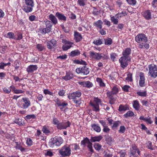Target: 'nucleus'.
<instances>
[{
	"mask_svg": "<svg viewBox=\"0 0 157 157\" xmlns=\"http://www.w3.org/2000/svg\"><path fill=\"white\" fill-rule=\"evenodd\" d=\"M89 54L90 58L93 60H98L101 59H105L108 58V56L107 55L94 51H90Z\"/></svg>",
	"mask_w": 157,
	"mask_h": 157,
	"instance_id": "nucleus-1",
	"label": "nucleus"
},
{
	"mask_svg": "<svg viewBox=\"0 0 157 157\" xmlns=\"http://www.w3.org/2000/svg\"><path fill=\"white\" fill-rule=\"evenodd\" d=\"M149 72L148 75L155 78L157 76V66L154 64H150L148 66Z\"/></svg>",
	"mask_w": 157,
	"mask_h": 157,
	"instance_id": "nucleus-2",
	"label": "nucleus"
},
{
	"mask_svg": "<svg viewBox=\"0 0 157 157\" xmlns=\"http://www.w3.org/2000/svg\"><path fill=\"white\" fill-rule=\"evenodd\" d=\"M22 100L23 101V102L18 103V107L24 109L28 108L31 105L30 100L27 98H23Z\"/></svg>",
	"mask_w": 157,
	"mask_h": 157,
	"instance_id": "nucleus-3",
	"label": "nucleus"
},
{
	"mask_svg": "<svg viewBox=\"0 0 157 157\" xmlns=\"http://www.w3.org/2000/svg\"><path fill=\"white\" fill-rule=\"evenodd\" d=\"M121 67L124 69L128 65V63L131 61V58L121 57L119 59Z\"/></svg>",
	"mask_w": 157,
	"mask_h": 157,
	"instance_id": "nucleus-4",
	"label": "nucleus"
},
{
	"mask_svg": "<svg viewBox=\"0 0 157 157\" xmlns=\"http://www.w3.org/2000/svg\"><path fill=\"white\" fill-rule=\"evenodd\" d=\"M135 40L136 42L140 44L147 42V38L144 34L140 33L136 36Z\"/></svg>",
	"mask_w": 157,
	"mask_h": 157,
	"instance_id": "nucleus-5",
	"label": "nucleus"
},
{
	"mask_svg": "<svg viewBox=\"0 0 157 157\" xmlns=\"http://www.w3.org/2000/svg\"><path fill=\"white\" fill-rule=\"evenodd\" d=\"M101 103V100L96 98H94L93 101H91L90 102V104L94 108V110L96 112L99 111V105Z\"/></svg>",
	"mask_w": 157,
	"mask_h": 157,
	"instance_id": "nucleus-6",
	"label": "nucleus"
},
{
	"mask_svg": "<svg viewBox=\"0 0 157 157\" xmlns=\"http://www.w3.org/2000/svg\"><path fill=\"white\" fill-rule=\"evenodd\" d=\"M62 40V43L64 44L62 46V48L63 51H66L72 47V45L73 44V42L66 40L64 39Z\"/></svg>",
	"mask_w": 157,
	"mask_h": 157,
	"instance_id": "nucleus-7",
	"label": "nucleus"
},
{
	"mask_svg": "<svg viewBox=\"0 0 157 157\" xmlns=\"http://www.w3.org/2000/svg\"><path fill=\"white\" fill-rule=\"evenodd\" d=\"M71 149L69 147L64 146L61 150H59V153L63 156H69L71 154Z\"/></svg>",
	"mask_w": 157,
	"mask_h": 157,
	"instance_id": "nucleus-8",
	"label": "nucleus"
},
{
	"mask_svg": "<svg viewBox=\"0 0 157 157\" xmlns=\"http://www.w3.org/2000/svg\"><path fill=\"white\" fill-rule=\"evenodd\" d=\"M76 71L78 74L82 73L85 75L88 74L90 72L89 68L86 66L77 68Z\"/></svg>",
	"mask_w": 157,
	"mask_h": 157,
	"instance_id": "nucleus-9",
	"label": "nucleus"
},
{
	"mask_svg": "<svg viewBox=\"0 0 157 157\" xmlns=\"http://www.w3.org/2000/svg\"><path fill=\"white\" fill-rule=\"evenodd\" d=\"M81 144L83 145H87V147L89 148L90 151L92 152L93 151L92 148V144L90 142L89 139L87 138H86L84 140L82 141Z\"/></svg>",
	"mask_w": 157,
	"mask_h": 157,
	"instance_id": "nucleus-10",
	"label": "nucleus"
},
{
	"mask_svg": "<svg viewBox=\"0 0 157 157\" xmlns=\"http://www.w3.org/2000/svg\"><path fill=\"white\" fill-rule=\"evenodd\" d=\"M81 95V93L79 91H76L70 94L68 96L69 99H75L76 98H79Z\"/></svg>",
	"mask_w": 157,
	"mask_h": 157,
	"instance_id": "nucleus-11",
	"label": "nucleus"
},
{
	"mask_svg": "<svg viewBox=\"0 0 157 157\" xmlns=\"http://www.w3.org/2000/svg\"><path fill=\"white\" fill-rule=\"evenodd\" d=\"M37 66L36 65H30L28 67L26 68V71L29 74L33 73L34 71L36 70Z\"/></svg>",
	"mask_w": 157,
	"mask_h": 157,
	"instance_id": "nucleus-12",
	"label": "nucleus"
},
{
	"mask_svg": "<svg viewBox=\"0 0 157 157\" xmlns=\"http://www.w3.org/2000/svg\"><path fill=\"white\" fill-rule=\"evenodd\" d=\"M79 84L83 87L88 88H90L93 86V83L89 81L79 82Z\"/></svg>",
	"mask_w": 157,
	"mask_h": 157,
	"instance_id": "nucleus-13",
	"label": "nucleus"
},
{
	"mask_svg": "<svg viewBox=\"0 0 157 157\" xmlns=\"http://www.w3.org/2000/svg\"><path fill=\"white\" fill-rule=\"evenodd\" d=\"M118 91L119 89L116 86H114L113 88L111 91L107 92V94L109 96L110 98L112 99V95L116 94L118 92Z\"/></svg>",
	"mask_w": 157,
	"mask_h": 157,
	"instance_id": "nucleus-14",
	"label": "nucleus"
},
{
	"mask_svg": "<svg viewBox=\"0 0 157 157\" xmlns=\"http://www.w3.org/2000/svg\"><path fill=\"white\" fill-rule=\"evenodd\" d=\"M143 17L147 20H149L151 19V12L150 10H147L142 13Z\"/></svg>",
	"mask_w": 157,
	"mask_h": 157,
	"instance_id": "nucleus-15",
	"label": "nucleus"
},
{
	"mask_svg": "<svg viewBox=\"0 0 157 157\" xmlns=\"http://www.w3.org/2000/svg\"><path fill=\"white\" fill-rule=\"evenodd\" d=\"M74 40L76 42H79L82 39V37L81 34L76 31L74 32Z\"/></svg>",
	"mask_w": 157,
	"mask_h": 157,
	"instance_id": "nucleus-16",
	"label": "nucleus"
},
{
	"mask_svg": "<svg viewBox=\"0 0 157 157\" xmlns=\"http://www.w3.org/2000/svg\"><path fill=\"white\" fill-rule=\"evenodd\" d=\"M139 85L140 86L143 87L145 86L144 75L143 73L140 74Z\"/></svg>",
	"mask_w": 157,
	"mask_h": 157,
	"instance_id": "nucleus-17",
	"label": "nucleus"
},
{
	"mask_svg": "<svg viewBox=\"0 0 157 157\" xmlns=\"http://www.w3.org/2000/svg\"><path fill=\"white\" fill-rule=\"evenodd\" d=\"M56 43V41L54 39L50 41L47 42L48 48L49 49H52L53 48Z\"/></svg>",
	"mask_w": 157,
	"mask_h": 157,
	"instance_id": "nucleus-18",
	"label": "nucleus"
},
{
	"mask_svg": "<svg viewBox=\"0 0 157 157\" xmlns=\"http://www.w3.org/2000/svg\"><path fill=\"white\" fill-rule=\"evenodd\" d=\"M59 143V141L57 140L56 138H54L51 139L49 144L51 147H54L57 146Z\"/></svg>",
	"mask_w": 157,
	"mask_h": 157,
	"instance_id": "nucleus-19",
	"label": "nucleus"
},
{
	"mask_svg": "<svg viewBox=\"0 0 157 157\" xmlns=\"http://www.w3.org/2000/svg\"><path fill=\"white\" fill-rule=\"evenodd\" d=\"M131 50L130 48H128L124 50L122 52V57H124L130 58L129 55L131 54Z\"/></svg>",
	"mask_w": 157,
	"mask_h": 157,
	"instance_id": "nucleus-20",
	"label": "nucleus"
},
{
	"mask_svg": "<svg viewBox=\"0 0 157 157\" xmlns=\"http://www.w3.org/2000/svg\"><path fill=\"white\" fill-rule=\"evenodd\" d=\"M103 24V22L101 20H99L95 22L93 24V25L97 28L101 29L102 27Z\"/></svg>",
	"mask_w": 157,
	"mask_h": 157,
	"instance_id": "nucleus-21",
	"label": "nucleus"
},
{
	"mask_svg": "<svg viewBox=\"0 0 157 157\" xmlns=\"http://www.w3.org/2000/svg\"><path fill=\"white\" fill-rule=\"evenodd\" d=\"M73 77V74L70 72L66 73V75L62 77V78L65 80H68L71 79Z\"/></svg>",
	"mask_w": 157,
	"mask_h": 157,
	"instance_id": "nucleus-22",
	"label": "nucleus"
},
{
	"mask_svg": "<svg viewBox=\"0 0 157 157\" xmlns=\"http://www.w3.org/2000/svg\"><path fill=\"white\" fill-rule=\"evenodd\" d=\"M33 7V6H29L25 5L23 10L26 13H29L32 11Z\"/></svg>",
	"mask_w": 157,
	"mask_h": 157,
	"instance_id": "nucleus-23",
	"label": "nucleus"
},
{
	"mask_svg": "<svg viewBox=\"0 0 157 157\" xmlns=\"http://www.w3.org/2000/svg\"><path fill=\"white\" fill-rule=\"evenodd\" d=\"M96 81L101 87H104L105 86V84L101 78L98 77L97 78Z\"/></svg>",
	"mask_w": 157,
	"mask_h": 157,
	"instance_id": "nucleus-24",
	"label": "nucleus"
},
{
	"mask_svg": "<svg viewBox=\"0 0 157 157\" xmlns=\"http://www.w3.org/2000/svg\"><path fill=\"white\" fill-rule=\"evenodd\" d=\"M80 53V52L78 50L76 49L71 51L69 55L71 57H75L79 55Z\"/></svg>",
	"mask_w": 157,
	"mask_h": 157,
	"instance_id": "nucleus-25",
	"label": "nucleus"
},
{
	"mask_svg": "<svg viewBox=\"0 0 157 157\" xmlns=\"http://www.w3.org/2000/svg\"><path fill=\"white\" fill-rule=\"evenodd\" d=\"M133 106L136 110H138L140 109V105L139 101L137 100L134 101Z\"/></svg>",
	"mask_w": 157,
	"mask_h": 157,
	"instance_id": "nucleus-26",
	"label": "nucleus"
},
{
	"mask_svg": "<svg viewBox=\"0 0 157 157\" xmlns=\"http://www.w3.org/2000/svg\"><path fill=\"white\" fill-rule=\"evenodd\" d=\"M49 19L52 21L53 24L55 25L57 23V20L55 16L50 14L49 16Z\"/></svg>",
	"mask_w": 157,
	"mask_h": 157,
	"instance_id": "nucleus-27",
	"label": "nucleus"
},
{
	"mask_svg": "<svg viewBox=\"0 0 157 157\" xmlns=\"http://www.w3.org/2000/svg\"><path fill=\"white\" fill-rule=\"evenodd\" d=\"M102 139V137L101 136H95L94 137H91L90 139V141L91 142H99Z\"/></svg>",
	"mask_w": 157,
	"mask_h": 157,
	"instance_id": "nucleus-28",
	"label": "nucleus"
},
{
	"mask_svg": "<svg viewBox=\"0 0 157 157\" xmlns=\"http://www.w3.org/2000/svg\"><path fill=\"white\" fill-rule=\"evenodd\" d=\"M93 129L97 132H100L101 131L100 127L97 124H93L91 125Z\"/></svg>",
	"mask_w": 157,
	"mask_h": 157,
	"instance_id": "nucleus-29",
	"label": "nucleus"
},
{
	"mask_svg": "<svg viewBox=\"0 0 157 157\" xmlns=\"http://www.w3.org/2000/svg\"><path fill=\"white\" fill-rule=\"evenodd\" d=\"M70 123L69 122H66L65 123L59 125V129H65L67 127L70 126Z\"/></svg>",
	"mask_w": 157,
	"mask_h": 157,
	"instance_id": "nucleus-30",
	"label": "nucleus"
},
{
	"mask_svg": "<svg viewBox=\"0 0 157 157\" xmlns=\"http://www.w3.org/2000/svg\"><path fill=\"white\" fill-rule=\"evenodd\" d=\"M137 148L135 146H134L132 147V149H131V154L132 155L134 156H137V155L136 154V150Z\"/></svg>",
	"mask_w": 157,
	"mask_h": 157,
	"instance_id": "nucleus-31",
	"label": "nucleus"
},
{
	"mask_svg": "<svg viewBox=\"0 0 157 157\" xmlns=\"http://www.w3.org/2000/svg\"><path fill=\"white\" fill-rule=\"evenodd\" d=\"M36 118V116L34 114H30L26 116L25 118V120L26 121L30 120H32L33 119H35Z\"/></svg>",
	"mask_w": 157,
	"mask_h": 157,
	"instance_id": "nucleus-32",
	"label": "nucleus"
},
{
	"mask_svg": "<svg viewBox=\"0 0 157 157\" xmlns=\"http://www.w3.org/2000/svg\"><path fill=\"white\" fill-rule=\"evenodd\" d=\"M42 130L44 133L47 135L50 132L48 127L46 126L43 127Z\"/></svg>",
	"mask_w": 157,
	"mask_h": 157,
	"instance_id": "nucleus-33",
	"label": "nucleus"
},
{
	"mask_svg": "<svg viewBox=\"0 0 157 157\" xmlns=\"http://www.w3.org/2000/svg\"><path fill=\"white\" fill-rule=\"evenodd\" d=\"M129 109L128 107L127 106H123L121 105L119 107V110L120 112L125 111Z\"/></svg>",
	"mask_w": 157,
	"mask_h": 157,
	"instance_id": "nucleus-34",
	"label": "nucleus"
},
{
	"mask_svg": "<svg viewBox=\"0 0 157 157\" xmlns=\"http://www.w3.org/2000/svg\"><path fill=\"white\" fill-rule=\"evenodd\" d=\"M137 94L139 96L144 97L147 95V92L145 90L139 91L137 92Z\"/></svg>",
	"mask_w": 157,
	"mask_h": 157,
	"instance_id": "nucleus-35",
	"label": "nucleus"
},
{
	"mask_svg": "<svg viewBox=\"0 0 157 157\" xmlns=\"http://www.w3.org/2000/svg\"><path fill=\"white\" fill-rule=\"evenodd\" d=\"M25 5L29 6H34L33 1V0H25Z\"/></svg>",
	"mask_w": 157,
	"mask_h": 157,
	"instance_id": "nucleus-36",
	"label": "nucleus"
},
{
	"mask_svg": "<svg viewBox=\"0 0 157 157\" xmlns=\"http://www.w3.org/2000/svg\"><path fill=\"white\" fill-rule=\"evenodd\" d=\"M134 114L133 112L131 111H128L127 113L124 115V116L125 117H129L132 116Z\"/></svg>",
	"mask_w": 157,
	"mask_h": 157,
	"instance_id": "nucleus-37",
	"label": "nucleus"
},
{
	"mask_svg": "<svg viewBox=\"0 0 157 157\" xmlns=\"http://www.w3.org/2000/svg\"><path fill=\"white\" fill-rule=\"evenodd\" d=\"M16 145L15 146L16 149L20 150L22 152L25 151V149L21 146L18 143L16 142Z\"/></svg>",
	"mask_w": 157,
	"mask_h": 157,
	"instance_id": "nucleus-38",
	"label": "nucleus"
},
{
	"mask_svg": "<svg viewBox=\"0 0 157 157\" xmlns=\"http://www.w3.org/2000/svg\"><path fill=\"white\" fill-rule=\"evenodd\" d=\"M111 20L112 21L113 23L114 24H117L118 22V19L116 17H111Z\"/></svg>",
	"mask_w": 157,
	"mask_h": 157,
	"instance_id": "nucleus-39",
	"label": "nucleus"
},
{
	"mask_svg": "<svg viewBox=\"0 0 157 157\" xmlns=\"http://www.w3.org/2000/svg\"><path fill=\"white\" fill-rule=\"evenodd\" d=\"M144 43H142L141 44H139V47L140 48H142L143 47V46H144V47L147 49H148L149 47V44H143Z\"/></svg>",
	"mask_w": 157,
	"mask_h": 157,
	"instance_id": "nucleus-40",
	"label": "nucleus"
},
{
	"mask_svg": "<svg viewBox=\"0 0 157 157\" xmlns=\"http://www.w3.org/2000/svg\"><path fill=\"white\" fill-rule=\"evenodd\" d=\"M112 43V40L109 38H107L105 40V43L106 45H111Z\"/></svg>",
	"mask_w": 157,
	"mask_h": 157,
	"instance_id": "nucleus-41",
	"label": "nucleus"
},
{
	"mask_svg": "<svg viewBox=\"0 0 157 157\" xmlns=\"http://www.w3.org/2000/svg\"><path fill=\"white\" fill-rule=\"evenodd\" d=\"M52 123L57 127L58 128H59V121L58 119L54 118L52 121Z\"/></svg>",
	"mask_w": 157,
	"mask_h": 157,
	"instance_id": "nucleus-42",
	"label": "nucleus"
},
{
	"mask_svg": "<svg viewBox=\"0 0 157 157\" xmlns=\"http://www.w3.org/2000/svg\"><path fill=\"white\" fill-rule=\"evenodd\" d=\"M3 90L5 93L7 94L10 93L11 91L10 87L8 88L4 87L3 88Z\"/></svg>",
	"mask_w": 157,
	"mask_h": 157,
	"instance_id": "nucleus-43",
	"label": "nucleus"
},
{
	"mask_svg": "<svg viewBox=\"0 0 157 157\" xmlns=\"http://www.w3.org/2000/svg\"><path fill=\"white\" fill-rule=\"evenodd\" d=\"M45 22L46 27L50 28L51 29L52 26V23L48 20L46 21Z\"/></svg>",
	"mask_w": 157,
	"mask_h": 157,
	"instance_id": "nucleus-44",
	"label": "nucleus"
},
{
	"mask_svg": "<svg viewBox=\"0 0 157 157\" xmlns=\"http://www.w3.org/2000/svg\"><path fill=\"white\" fill-rule=\"evenodd\" d=\"M128 3L130 5H136V0H126Z\"/></svg>",
	"mask_w": 157,
	"mask_h": 157,
	"instance_id": "nucleus-45",
	"label": "nucleus"
},
{
	"mask_svg": "<svg viewBox=\"0 0 157 157\" xmlns=\"http://www.w3.org/2000/svg\"><path fill=\"white\" fill-rule=\"evenodd\" d=\"M94 147L97 150L99 151L101 148V146L98 143H95L94 144Z\"/></svg>",
	"mask_w": 157,
	"mask_h": 157,
	"instance_id": "nucleus-46",
	"label": "nucleus"
},
{
	"mask_svg": "<svg viewBox=\"0 0 157 157\" xmlns=\"http://www.w3.org/2000/svg\"><path fill=\"white\" fill-rule=\"evenodd\" d=\"M102 41L100 39H98V40H94L93 42V43L95 45H101L102 44Z\"/></svg>",
	"mask_w": 157,
	"mask_h": 157,
	"instance_id": "nucleus-47",
	"label": "nucleus"
},
{
	"mask_svg": "<svg viewBox=\"0 0 157 157\" xmlns=\"http://www.w3.org/2000/svg\"><path fill=\"white\" fill-rule=\"evenodd\" d=\"M130 87L128 85H125L122 87L123 90L125 92H127L129 91Z\"/></svg>",
	"mask_w": 157,
	"mask_h": 157,
	"instance_id": "nucleus-48",
	"label": "nucleus"
},
{
	"mask_svg": "<svg viewBox=\"0 0 157 157\" xmlns=\"http://www.w3.org/2000/svg\"><path fill=\"white\" fill-rule=\"evenodd\" d=\"M36 48L40 51H42L44 49V46L39 44H38L37 45Z\"/></svg>",
	"mask_w": 157,
	"mask_h": 157,
	"instance_id": "nucleus-49",
	"label": "nucleus"
},
{
	"mask_svg": "<svg viewBox=\"0 0 157 157\" xmlns=\"http://www.w3.org/2000/svg\"><path fill=\"white\" fill-rule=\"evenodd\" d=\"M78 4L80 6H84L85 5V0H78Z\"/></svg>",
	"mask_w": 157,
	"mask_h": 157,
	"instance_id": "nucleus-50",
	"label": "nucleus"
},
{
	"mask_svg": "<svg viewBox=\"0 0 157 157\" xmlns=\"http://www.w3.org/2000/svg\"><path fill=\"white\" fill-rule=\"evenodd\" d=\"M45 151H46V153H45V156H51L53 155V153L50 150H48Z\"/></svg>",
	"mask_w": 157,
	"mask_h": 157,
	"instance_id": "nucleus-51",
	"label": "nucleus"
},
{
	"mask_svg": "<svg viewBox=\"0 0 157 157\" xmlns=\"http://www.w3.org/2000/svg\"><path fill=\"white\" fill-rule=\"evenodd\" d=\"M26 144L27 145L30 146L33 144V141L30 138H27L26 142Z\"/></svg>",
	"mask_w": 157,
	"mask_h": 157,
	"instance_id": "nucleus-52",
	"label": "nucleus"
},
{
	"mask_svg": "<svg viewBox=\"0 0 157 157\" xmlns=\"http://www.w3.org/2000/svg\"><path fill=\"white\" fill-rule=\"evenodd\" d=\"M7 36L10 39H15L14 34L12 32H9L7 34Z\"/></svg>",
	"mask_w": 157,
	"mask_h": 157,
	"instance_id": "nucleus-53",
	"label": "nucleus"
},
{
	"mask_svg": "<svg viewBox=\"0 0 157 157\" xmlns=\"http://www.w3.org/2000/svg\"><path fill=\"white\" fill-rule=\"evenodd\" d=\"M126 80L131 82L132 80V75L130 74L128 75L127 77L126 78Z\"/></svg>",
	"mask_w": 157,
	"mask_h": 157,
	"instance_id": "nucleus-54",
	"label": "nucleus"
},
{
	"mask_svg": "<svg viewBox=\"0 0 157 157\" xmlns=\"http://www.w3.org/2000/svg\"><path fill=\"white\" fill-rule=\"evenodd\" d=\"M147 146L149 149L152 150L153 149V147L152 146V143L150 141H148L147 143Z\"/></svg>",
	"mask_w": 157,
	"mask_h": 157,
	"instance_id": "nucleus-55",
	"label": "nucleus"
},
{
	"mask_svg": "<svg viewBox=\"0 0 157 157\" xmlns=\"http://www.w3.org/2000/svg\"><path fill=\"white\" fill-rule=\"evenodd\" d=\"M74 102L77 106L79 105L81 103V102L80 99L76 100V99L73 100Z\"/></svg>",
	"mask_w": 157,
	"mask_h": 157,
	"instance_id": "nucleus-56",
	"label": "nucleus"
},
{
	"mask_svg": "<svg viewBox=\"0 0 157 157\" xmlns=\"http://www.w3.org/2000/svg\"><path fill=\"white\" fill-rule=\"evenodd\" d=\"M51 29H50V28H44L42 29V32L44 34H45L51 31Z\"/></svg>",
	"mask_w": 157,
	"mask_h": 157,
	"instance_id": "nucleus-57",
	"label": "nucleus"
},
{
	"mask_svg": "<svg viewBox=\"0 0 157 157\" xmlns=\"http://www.w3.org/2000/svg\"><path fill=\"white\" fill-rule=\"evenodd\" d=\"M147 123L149 124H151L152 123V121H151V118L150 117H145L144 121Z\"/></svg>",
	"mask_w": 157,
	"mask_h": 157,
	"instance_id": "nucleus-58",
	"label": "nucleus"
},
{
	"mask_svg": "<svg viewBox=\"0 0 157 157\" xmlns=\"http://www.w3.org/2000/svg\"><path fill=\"white\" fill-rule=\"evenodd\" d=\"M24 91L21 90L17 89L14 93V94H18L24 93Z\"/></svg>",
	"mask_w": 157,
	"mask_h": 157,
	"instance_id": "nucleus-59",
	"label": "nucleus"
},
{
	"mask_svg": "<svg viewBox=\"0 0 157 157\" xmlns=\"http://www.w3.org/2000/svg\"><path fill=\"white\" fill-rule=\"evenodd\" d=\"M44 92L45 94H48L50 95H52L53 94L52 92L46 89H45L44 90Z\"/></svg>",
	"mask_w": 157,
	"mask_h": 157,
	"instance_id": "nucleus-60",
	"label": "nucleus"
},
{
	"mask_svg": "<svg viewBox=\"0 0 157 157\" xmlns=\"http://www.w3.org/2000/svg\"><path fill=\"white\" fill-rule=\"evenodd\" d=\"M121 157H124L126 155V152L124 150H121L119 153Z\"/></svg>",
	"mask_w": 157,
	"mask_h": 157,
	"instance_id": "nucleus-61",
	"label": "nucleus"
},
{
	"mask_svg": "<svg viewBox=\"0 0 157 157\" xmlns=\"http://www.w3.org/2000/svg\"><path fill=\"white\" fill-rule=\"evenodd\" d=\"M14 122L19 125H22V123L20 121V119L18 118L16 119L14 121Z\"/></svg>",
	"mask_w": 157,
	"mask_h": 157,
	"instance_id": "nucleus-62",
	"label": "nucleus"
},
{
	"mask_svg": "<svg viewBox=\"0 0 157 157\" xmlns=\"http://www.w3.org/2000/svg\"><path fill=\"white\" fill-rule=\"evenodd\" d=\"M120 122L119 121H116L114 122L112 126L113 128H116L118 127L119 125Z\"/></svg>",
	"mask_w": 157,
	"mask_h": 157,
	"instance_id": "nucleus-63",
	"label": "nucleus"
},
{
	"mask_svg": "<svg viewBox=\"0 0 157 157\" xmlns=\"http://www.w3.org/2000/svg\"><path fill=\"white\" fill-rule=\"evenodd\" d=\"M125 128L124 126H121L120 127L119 132L120 133H123L125 131Z\"/></svg>",
	"mask_w": 157,
	"mask_h": 157,
	"instance_id": "nucleus-64",
	"label": "nucleus"
}]
</instances>
